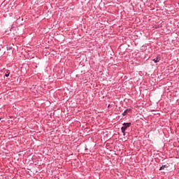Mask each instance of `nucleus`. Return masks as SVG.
I'll use <instances>...</instances> for the list:
<instances>
[{
	"label": "nucleus",
	"mask_w": 179,
	"mask_h": 179,
	"mask_svg": "<svg viewBox=\"0 0 179 179\" xmlns=\"http://www.w3.org/2000/svg\"><path fill=\"white\" fill-rule=\"evenodd\" d=\"M131 122H127V123H123L122 124V127H121V131H127V129H128V128H129V127H131Z\"/></svg>",
	"instance_id": "nucleus-1"
},
{
	"label": "nucleus",
	"mask_w": 179,
	"mask_h": 179,
	"mask_svg": "<svg viewBox=\"0 0 179 179\" xmlns=\"http://www.w3.org/2000/svg\"><path fill=\"white\" fill-rule=\"evenodd\" d=\"M129 111H131V108L126 109V110L122 113V115H123V116L127 115V114H128V112H129Z\"/></svg>",
	"instance_id": "nucleus-2"
},
{
	"label": "nucleus",
	"mask_w": 179,
	"mask_h": 179,
	"mask_svg": "<svg viewBox=\"0 0 179 179\" xmlns=\"http://www.w3.org/2000/svg\"><path fill=\"white\" fill-rule=\"evenodd\" d=\"M153 61L156 64V63L159 62V61H160V59H159V57H156L153 59Z\"/></svg>",
	"instance_id": "nucleus-3"
},
{
	"label": "nucleus",
	"mask_w": 179,
	"mask_h": 179,
	"mask_svg": "<svg viewBox=\"0 0 179 179\" xmlns=\"http://www.w3.org/2000/svg\"><path fill=\"white\" fill-rule=\"evenodd\" d=\"M166 169V165H162L160 168L159 170H164Z\"/></svg>",
	"instance_id": "nucleus-4"
},
{
	"label": "nucleus",
	"mask_w": 179,
	"mask_h": 179,
	"mask_svg": "<svg viewBox=\"0 0 179 179\" xmlns=\"http://www.w3.org/2000/svg\"><path fill=\"white\" fill-rule=\"evenodd\" d=\"M10 74V73H9V71H7V72H6V73H5V76H6V78H8Z\"/></svg>",
	"instance_id": "nucleus-5"
},
{
	"label": "nucleus",
	"mask_w": 179,
	"mask_h": 179,
	"mask_svg": "<svg viewBox=\"0 0 179 179\" xmlns=\"http://www.w3.org/2000/svg\"><path fill=\"white\" fill-rule=\"evenodd\" d=\"M11 48H12V47H10V46L7 47L8 51L10 50Z\"/></svg>",
	"instance_id": "nucleus-6"
},
{
	"label": "nucleus",
	"mask_w": 179,
	"mask_h": 179,
	"mask_svg": "<svg viewBox=\"0 0 179 179\" xmlns=\"http://www.w3.org/2000/svg\"><path fill=\"white\" fill-rule=\"evenodd\" d=\"M122 134H123V136H125V135H126V133H125V131H122Z\"/></svg>",
	"instance_id": "nucleus-7"
},
{
	"label": "nucleus",
	"mask_w": 179,
	"mask_h": 179,
	"mask_svg": "<svg viewBox=\"0 0 179 179\" xmlns=\"http://www.w3.org/2000/svg\"><path fill=\"white\" fill-rule=\"evenodd\" d=\"M0 120H1V117H0Z\"/></svg>",
	"instance_id": "nucleus-8"
}]
</instances>
